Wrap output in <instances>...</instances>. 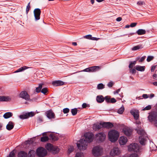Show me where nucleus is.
Returning a JSON list of instances; mask_svg holds the SVG:
<instances>
[{
  "instance_id": "1",
  "label": "nucleus",
  "mask_w": 157,
  "mask_h": 157,
  "mask_svg": "<svg viewBox=\"0 0 157 157\" xmlns=\"http://www.w3.org/2000/svg\"><path fill=\"white\" fill-rule=\"evenodd\" d=\"M85 139H82L79 141V143L77 144V146L80 150H84L86 149L88 143L91 142L93 140L94 135L91 133L87 132L84 134Z\"/></svg>"
},
{
  "instance_id": "2",
  "label": "nucleus",
  "mask_w": 157,
  "mask_h": 157,
  "mask_svg": "<svg viewBox=\"0 0 157 157\" xmlns=\"http://www.w3.org/2000/svg\"><path fill=\"white\" fill-rule=\"evenodd\" d=\"M119 136V132L115 130H112L108 132L109 140L112 142H116L118 139Z\"/></svg>"
},
{
  "instance_id": "3",
  "label": "nucleus",
  "mask_w": 157,
  "mask_h": 157,
  "mask_svg": "<svg viewBox=\"0 0 157 157\" xmlns=\"http://www.w3.org/2000/svg\"><path fill=\"white\" fill-rule=\"evenodd\" d=\"M140 128H138L136 129L137 133L141 135L139 138L140 143L142 145H144L145 144L146 140V134L145 131Z\"/></svg>"
},
{
  "instance_id": "4",
  "label": "nucleus",
  "mask_w": 157,
  "mask_h": 157,
  "mask_svg": "<svg viewBox=\"0 0 157 157\" xmlns=\"http://www.w3.org/2000/svg\"><path fill=\"white\" fill-rule=\"evenodd\" d=\"M45 147L48 151L52 152L53 154L57 153L59 151V148L57 147L50 143L47 144Z\"/></svg>"
},
{
  "instance_id": "5",
  "label": "nucleus",
  "mask_w": 157,
  "mask_h": 157,
  "mask_svg": "<svg viewBox=\"0 0 157 157\" xmlns=\"http://www.w3.org/2000/svg\"><path fill=\"white\" fill-rule=\"evenodd\" d=\"M36 155L39 157H44L46 155L47 151L44 148L40 147L36 149Z\"/></svg>"
},
{
  "instance_id": "6",
  "label": "nucleus",
  "mask_w": 157,
  "mask_h": 157,
  "mask_svg": "<svg viewBox=\"0 0 157 157\" xmlns=\"http://www.w3.org/2000/svg\"><path fill=\"white\" fill-rule=\"evenodd\" d=\"M102 148L100 146L94 147L92 150V153L95 156H99L101 155L102 153Z\"/></svg>"
},
{
  "instance_id": "7",
  "label": "nucleus",
  "mask_w": 157,
  "mask_h": 157,
  "mask_svg": "<svg viewBox=\"0 0 157 157\" xmlns=\"http://www.w3.org/2000/svg\"><path fill=\"white\" fill-rule=\"evenodd\" d=\"M100 68V67L99 66H94L87 68L79 72H95L99 70Z\"/></svg>"
},
{
  "instance_id": "8",
  "label": "nucleus",
  "mask_w": 157,
  "mask_h": 157,
  "mask_svg": "<svg viewBox=\"0 0 157 157\" xmlns=\"http://www.w3.org/2000/svg\"><path fill=\"white\" fill-rule=\"evenodd\" d=\"M106 135L104 132H99L95 136V138L98 141L103 142L105 138Z\"/></svg>"
},
{
  "instance_id": "9",
  "label": "nucleus",
  "mask_w": 157,
  "mask_h": 157,
  "mask_svg": "<svg viewBox=\"0 0 157 157\" xmlns=\"http://www.w3.org/2000/svg\"><path fill=\"white\" fill-rule=\"evenodd\" d=\"M139 149L140 147L139 145L136 143L131 144L128 146V150L130 151L137 152Z\"/></svg>"
},
{
  "instance_id": "10",
  "label": "nucleus",
  "mask_w": 157,
  "mask_h": 157,
  "mask_svg": "<svg viewBox=\"0 0 157 157\" xmlns=\"http://www.w3.org/2000/svg\"><path fill=\"white\" fill-rule=\"evenodd\" d=\"M35 113L33 112H31L26 113L25 114L20 115L19 118L22 119H27L30 117L34 116Z\"/></svg>"
},
{
  "instance_id": "11",
  "label": "nucleus",
  "mask_w": 157,
  "mask_h": 157,
  "mask_svg": "<svg viewBox=\"0 0 157 157\" xmlns=\"http://www.w3.org/2000/svg\"><path fill=\"white\" fill-rule=\"evenodd\" d=\"M19 97L25 99L27 101L30 100V96L26 91L21 92L19 95Z\"/></svg>"
},
{
  "instance_id": "12",
  "label": "nucleus",
  "mask_w": 157,
  "mask_h": 157,
  "mask_svg": "<svg viewBox=\"0 0 157 157\" xmlns=\"http://www.w3.org/2000/svg\"><path fill=\"white\" fill-rule=\"evenodd\" d=\"M121 151L119 148L117 147H114L112 149L110 152V155L112 156L119 155Z\"/></svg>"
},
{
  "instance_id": "13",
  "label": "nucleus",
  "mask_w": 157,
  "mask_h": 157,
  "mask_svg": "<svg viewBox=\"0 0 157 157\" xmlns=\"http://www.w3.org/2000/svg\"><path fill=\"white\" fill-rule=\"evenodd\" d=\"M34 14L35 21H37L40 19V16L41 13V11L40 9L36 8L34 9Z\"/></svg>"
},
{
  "instance_id": "14",
  "label": "nucleus",
  "mask_w": 157,
  "mask_h": 157,
  "mask_svg": "<svg viewBox=\"0 0 157 157\" xmlns=\"http://www.w3.org/2000/svg\"><path fill=\"white\" fill-rule=\"evenodd\" d=\"M123 132L126 136H130L132 134V130L128 127H124L123 129Z\"/></svg>"
},
{
  "instance_id": "15",
  "label": "nucleus",
  "mask_w": 157,
  "mask_h": 157,
  "mask_svg": "<svg viewBox=\"0 0 157 157\" xmlns=\"http://www.w3.org/2000/svg\"><path fill=\"white\" fill-rule=\"evenodd\" d=\"M127 141V138L124 136L121 137L119 140V143L121 145H124L125 144Z\"/></svg>"
},
{
  "instance_id": "16",
  "label": "nucleus",
  "mask_w": 157,
  "mask_h": 157,
  "mask_svg": "<svg viewBox=\"0 0 157 157\" xmlns=\"http://www.w3.org/2000/svg\"><path fill=\"white\" fill-rule=\"evenodd\" d=\"M46 116L49 119L55 118V114L52 110L47 111L46 113Z\"/></svg>"
},
{
  "instance_id": "17",
  "label": "nucleus",
  "mask_w": 157,
  "mask_h": 157,
  "mask_svg": "<svg viewBox=\"0 0 157 157\" xmlns=\"http://www.w3.org/2000/svg\"><path fill=\"white\" fill-rule=\"evenodd\" d=\"M102 127L106 128H112L113 126V124L110 122H104L101 124Z\"/></svg>"
},
{
  "instance_id": "18",
  "label": "nucleus",
  "mask_w": 157,
  "mask_h": 157,
  "mask_svg": "<svg viewBox=\"0 0 157 157\" xmlns=\"http://www.w3.org/2000/svg\"><path fill=\"white\" fill-rule=\"evenodd\" d=\"M156 117H157L156 114L153 113L149 115L148 117V118L149 121L152 122L155 121Z\"/></svg>"
},
{
  "instance_id": "19",
  "label": "nucleus",
  "mask_w": 157,
  "mask_h": 157,
  "mask_svg": "<svg viewBox=\"0 0 157 157\" xmlns=\"http://www.w3.org/2000/svg\"><path fill=\"white\" fill-rule=\"evenodd\" d=\"M14 125V123L12 121H10L6 126V128L8 130H10L13 128Z\"/></svg>"
},
{
  "instance_id": "20",
  "label": "nucleus",
  "mask_w": 157,
  "mask_h": 157,
  "mask_svg": "<svg viewBox=\"0 0 157 157\" xmlns=\"http://www.w3.org/2000/svg\"><path fill=\"white\" fill-rule=\"evenodd\" d=\"M102 127L101 123H96L93 125V128L94 131H97L99 130Z\"/></svg>"
},
{
  "instance_id": "21",
  "label": "nucleus",
  "mask_w": 157,
  "mask_h": 157,
  "mask_svg": "<svg viewBox=\"0 0 157 157\" xmlns=\"http://www.w3.org/2000/svg\"><path fill=\"white\" fill-rule=\"evenodd\" d=\"M64 82L61 81L57 80L52 82V84L55 86H62L64 84Z\"/></svg>"
},
{
  "instance_id": "22",
  "label": "nucleus",
  "mask_w": 157,
  "mask_h": 157,
  "mask_svg": "<svg viewBox=\"0 0 157 157\" xmlns=\"http://www.w3.org/2000/svg\"><path fill=\"white\" fill-rule=\"evenodd\" d=\"M27 153L24 151H21L18 154V157H27Z\"/></svg>"
},
{
  "instance_id": "23",
  "label": "nucleus",
  "mask_w": 157,
  "mask_h": 157,
  "mask_svg": "<svg viewBox=\"0 0 157 157\" xmlns=\"http://www.w3.org/2000/svg\"><path fill=\"white\" fill-rule=\"evenodd\" d=\"M96 100L98 102L101 103L104 101V98L102 95L98 96L96 98Z\"/></svg>"
},
{
  "instance_id": "24",
  "label": "nucleus",
  "mask_w": 157,
  "mask_h": 157,
  "mask_svg": "<svg viewBox=\"0 0 157 157\" xmlns=\"http://www.w3.org/2000/svg\"><path fill=\"white\" fill-rule=\"evenodd\" d=\"M135 69L137 70L140 71H143L145 70V66H141L139 65H136L135 67Z\"/></svg>"
},
{
  "instance_id": "25",
  "label": "nucleus",
  "mask_w": 157,
  "mask_h": 157,
  "mask_svg": "<svg viewBox=\"0 0 157 157\" xmlns=\"http://www.w3.org/2000/svg\"><path fill=\"white\" fill-rule=\"evenodd\" d=\"M29 68V67H27L25 66H24L22 67H21L20 68H19L16 71L14 72V73H18V72L22 71H24V70H25Z\"/></svg>"
},
{
  "instance_id": "26",
  "label": "nucleus",
  "mask_w": 157,
  "mask_h": 157,
  "mask_svg": "<svg viewBox=\"0 0 157 157\" xmlns=\"http://www.w3.org/2000/svg\"><path fill=\"white\" fill-rule=\"evenodd\" d=\"M13 116V114L12 113L10 112H7L5 113L3 117L5 119H7L10 117H11Z\"/></svg>"
},
{
  "instance_id": "27",
  "label": "nucleus",
  "mask_w": 157,
  "mask_h": 157,
  "mask_svg": "<svg viewBox=\"0 0 157 157\" xmlns=\"http://www.w3.org/2000/svg\"><path fill=\"white\" fill-rule=\"evenodd\" d=\"M10 98L8 97H5L3 96H0V101H9Z\"/></svg>"
},
{
  "instance_id": "28",
  "label": "nucleus",
  "mask_w": 157,
  "mask_h": 157,
  "mask_svg": "<svg viewBox=\"0 0 157 157\" xmlns=\"http://www.w3.org/2000/svg\"><path fill=\"white\" fill-rule=\"evenodd\" d=\"M146 31L145 30L143 29H139L136 32V33L138 34L141 35L145 34Z\"/></svg>"
},
{
  "instance_id": "29",
  "label": "nucleus",
  "mask_w": 157,
  "mask_h": 157,
  "mask_svg": "<svg viewBox=\"0 0 157 157\" xmlns=\"http://www.w3.org/2000/svg\"><path fill=\"white\" fill-rule=\"evenodd\" d=\"M35 155V151L31 150L29 151L27 156L28 157H34Z\"/></svg>"
},
{
  "instance_id": "30",
  "label": "nucleus",
  "mask_w": 157,
  "mask_h": 157,
  "mask_svg": "<svg viewBox=\"0 0 157 157\" xmlns=\"http://www.w3.org/2000/svg\"><path fill=\"white\" fill-rule=\"evenodd\" d=\"M130 113L133 115L135 119L136 120L138 119L139 117L138 113L132 111H131Z\"/></svg>"
},
{
  "instance_id": "31",
  "label": "nucleus",
  "mask_w": 157,
  "mask_h": 157,
  "mask_svg": "<svg viewBox=\"0 0 157 157\" xmlns=\"http://www.w3.org/2000/svg\"><path fill=\"white\" fill-rule=\"evenodd\" d=\"M49 138L50 140H51L53 141L57 140H58V137L52 134H51L49 136Z\"/></svg>"
},
{
  "instance_id": "32",
  "label": "nucleus",
  "mask_w": 157,
  "mask_h": 157,
  "mask_svg": "<svg viewBox=\"0 0 157 157\" xmlns=\"http://www.w3.org/2000/svg\"><path fill=\"white\" fill-rule=\"evenodd\" d=\"M143 47V46L140 44L137 46H136L133 47L132 48V50L133 51H135L137 50L140 49Z\"/></svg>"
},
{
  "instance_id": "33",
  "label": "nucleus",
  "mask_w": 157,
  "mask_h": 157,
  "mask_svg": "<svg viewBox=\"0 0 157 157\" xmlns=\"http://www.w3.org/2000/svg\"><path fill=\"white\" fill-rule=\"evenodd\" d=\"M42 84H40L39 85L38 87L36 88V92L37 93H39L41 92L42 87Z\"/></svg>"
},
{
  "instance_id": "34",
  "label": "nucleus",
  "mask_w": 157,
  "mask_h": 157,
  "mask_svg": "<svg viewBox=\"0 0 157 157\" xmlns=\"http://www.w3.org/2000/svg\"><path fill=\"white\" fill-rule=\"evenodd\" d=\"M124 108L123 105H122V106L120 108L117 110V113L120 114H122L124 111Z\"/></svg>"
},
{
  "instance_id": "35",
  "label": "nucleus",
  "mask_w": 157,
  "mask_h": 157,
  "mask_svg": "<svg viewBox=\"0 0 157 157\" xmlns=\"http://www.w3.org/2000/svg\"><path fill=\"white\" fill-rule=\"evenodd\" d=\"M49 138L48 136H45L41 137L40 139V141L42 142H45L48 140Z\"/></svg>"
},
{
  "instance_id": "36",
  "label": "nucleus",
  "mask_w": 157,
  "mask_h": 157,
  "mask_svg": "<svg viewBox=\"0 0 157 157\" xmlns=\"http://www.w3.org/2000/svg\"><path fill=\"white\" fill-rule=\"evenodd\" d=\"M71 112L72 115L73 116H75L77 113L78 110L77 108L73 109H71Z\"/></svg>"
},
{
  "instance_id": "37",
  "label": "nucleus",
  "mask_w": 157,
  "mask_h": 157,
  "mask_svg": "<svg viewBox=\"0 0 157 157\" xmlns=\"http://www.w3.org/2000/svg\"><path fill=\"white\" fill-rule=\"evenodd\" d=\"M97 89L98 90L102 89L104 88V85L101 83H99L98 85Z\"/></svg>"
},
{
  "instance_id": "38",
  "label": "nucleus",
  "mask_w": 157,
  "mask_h": 157,
  "mask_svg": "<svg viewBox=\"0 0 157 157\" xmlns=\"http://www.w3.org/2000/svg\"><path fill=\"white\" fill-rule=\"evenodd\" d=\"M84 155L83 153L82 152H78L76 154L75 157H84Z\"/></svg>"
},
{
  "instance_id": "39",
  "label": "nucleus",
  "mask_w": 157,
  "mask_h": 157,
  "mask_svg": "<svg viewBox=\"0 0 157 157\" xmlns=\"http://www.w3.org/2000/svg\"><path fill=\"white\" fill-rule=\"evenodd\" d=\"M48 92V90L47 88H44L41 89V92L45 95Z\"/></svg>"
},
{
  "instance_id": "40",
  "label": "nucleus",
  "mask_w": 157,
  "mask_h": 157,
  "mask_svg": "<svg viewBox=\"0 0 157 157\" xmlns=\"http://www.w3.org/2000/svg\"><path fill=\"white\" fill-rule=\"evenodd\" d=\"M30 2H29L27 5V6L26 8V13L27 14L29 11V10L30 9Z\"/></svg>"
},
{
  "instance_id": "41",
  "label": "nucleus",
  "mask_w": 157,
  "mask_h": 157,
  "mask_svg": "<svg viewBox=\"0 0 157 157\" xmlns=\"http://www.w3.org/2000/svg\"><path fill=\"white\" fill-rule=\"evenodd\" d=\"M151 105H148L147 106H146V107H145L143 109H142V110L144 111V110H149L151 108Z\"/></svg>"
},
{
  "instance_id": "42",
  "label": "nucleus",
  "mask_w": 157,
  "mask_h": 157,
  "mask_svg": "<svg viewBox=\"0 0 157 157\" xmlns=\"http://www.w3.org/2000/svg\"><path fill=\"white\" fill-rule=\"evenodd\" d=\"M34 142L33 140V139H30L29 140H28L25 141V143L27 144H32Z\"/></svg>"
},
{
  "instance_id": "43",
  "label": "nucleus",
  "mask_w": 157,
  "mask_h": 157,
  "mask_svg": "<svg viewBox=\"0 0 157 157\" xmlns=\"http://www.w3.org/2000/svg\"><path fill=\"white\" fill-rule=\"evenodd\" d=\"M145 4V2L144 1H140L137 2V4L139 6H142L144 5Z\"/></svg>"
},
{
  "instance_id": "44",
  "label": "nucleus",
  "mask_w": 157,
  "mask_h": 157,
  "mask_svg": "<svg viewBox=\"0 0 157 157\" xmlns=\"http://www.w3.org/2000/svg\"><path fill=\"white\" fill-rule=\"evenodd\" d=\"M136 124L137 125V127L138 128H141V125H140V122L138 121V120H136Z\"/></svg>"
},
{
  "instance_id": "45",
  "label": "nucleus",
  "mask_w": 157,
  "mask_h": 157,
  "mask_svg": "<svg viewBox=\"0 0 157 157\" xmlns=\"http://www.w3.org/2000/svg\"><path fill=\"white\" fill-rule=\"evenodd\" d=\"M15 153L13 151L10 153L9 156L7 157H14Z\"/></svg>"
},
{
  "instance_id": "46",
  "label": "nucleus",
  "mask_w": 157,
  "mask_h": 157,
  "mask_svg": "<svg viewBox=\"0 0 157 157\" xmlns=\"http://www.w3.org/2000/svg\"><path fill=\"white\" fill-rule=\"evenodd\" d=\"M69 109L68 108H65L63 109V112L64 114L67 113L69 112Z\"/></svg>"
},
{
  "instance_id": "47",
  "label": "nucleus",
  "mask_w": 157,
  "mask_h": 157,
  "mask_svg": "<svg viewBox=\"0 0 157 157\" xmlns=\"http://www.w3.org/2000/svg\"><path fill=\"white\" fill-rule=\"evenodd\" d=\"M153 59V57L152 56H148L147 57V62H149L152 60Z\"/></svg>"
},
{
  "instance_id": "48",
  "label": "nucleus",
  "mask_w": 157,
  "mask_h": 157,
  "mask_svg": "<svg viewBox=\"0 0 157 157\" xmlns=\"http://www.w3.org/2000/svg\"><path fill=\"white\" fill-rule=\"evenodd\" d=\"M105 99V101L108 103H109L110 102V98L108 96H106L105 98L104 99Z\"/></svg>"
},
{
  "instance_id": "49",
  "label": "nucleus",
  "mask_w": 157,
  "mask_h": 157,
  "mask_svg": "<svg viewBox=\"0 0 157 157\" xmlns=\"http://www.w3.org/2000/svg\"><path fill=\"white\" fill-rule=\"evenodd\" d=\"M130 72L132 74H135L136 73V71L134 69L130 68Z\"/></svg>"
},
{
  "instance_id": "50",
  "label": "nucleus",
  "mask_w": 157,
  "mask_h": 157,
  "mask_svg": "<svg viewBox=\"0 0 157 157\" xmlns=\"http://www.w3.org/2000/svg\"><path fill=\"white\" fill-rule=\"evenodd\" d=\"M74 148L73 147H71L68 149V152L69 153L72 152L74 150Z\"/></svg>"
},
{
  "instance_id": "51",
  "label": "nucleus",
  "mask_w": 157,
  "mask_h": 157,
  "mask_svg": "<svg viewBox=\"0 0 157 157\" xmlns=\"http://www.w3.org/2000/svg\"><path fill=\"white\" fill-rule=\"evenodd\" d=\"M116 102V99L114 98H112L111 99H110V102L109 103H113Z\"/></svg>"
},
{
  "instance_id": "52",
  "label": "nucleus",
  "mask_w": 157,
  "mask_h": 157,
  "mask_svg": "<svg viewBox=\"0 0 157 157\" xmlns=\"http://www.w3.org/2000/svg\"><path fill=\"white\" fill-rule=\"evenodd\" d=\"M85 38L89 39L91 40L92 36L91 35H88L85 36Z\"/></svg>"
},
{
  "instance_id": "53",
  "label": "nucleus",
  "mask_w": 157,
  "mask_h": 157,
  "mask_svg": "<svg viewBox=\"0 0 157 157\" xmlns=\"http://www.w3.org/2000/svg\"><path fill=\"white\" fill-rule=\"evenodd\" d=\"M138 155L136 154V153H134V154H131L129 157H138Z\"/></svg>"
},
{
  "instance_id": "54",
  "label": "nucleus",
  "mask_w": 157,
  "mask_h": 157,
  "mask_svg": "<svg viewBox=\"0 0 157 157\" xmlns=\"http://www.w3.org/2000/svg\"><path fill=\"white\" fill-rule=\"evenodd\" d=\"M149 95H147L146 94H144L142 95V97L144 99H146L149 97Z\"/></svg>"
},
{
  "instance_id": "55",
  "label": "nucleus",
  "mask_w": 157,
  "mask_h": 157,
  "mask_svg": "<svg viewBox=\"0 0 157 157\" xmlns=\"http://www.w3.org/2000/svg\"><path fill=\"white\" fill-rule=\"evenodd\" d=\"M113 84V83L112 82H110L108 83L107 84V86L109 87H112Z\"/></svg>"
},
{
  "instance_id": "56",
  "label": "nucleus",
  "mask_w": 157,
  "mask_h": 157,
  "mask_svg": "<svg viewBox=\"0 0 157 157\" xmlns=\"http://www.w3.org/2000/svg\"><path fill=\"white\" fill-rule=\"evenodd\" d=\"M146 58V56H143L139 60V62H142Z\"/></svg>"
},
{
  "instance_id": "57",
  "label": "nucleus",
  "mask_w": 157,
  "mask_h": 157,
  "mask_svg": "<svg viewBox=\"0 0 157 157\" xmlns=\"http://www.w3.org/2000/svg\"><path fill=\"white\" fill-rule=\"evenodd\" d=\"M136 24L137 23H132L130 25V26L131 27H133L136 25Z\"/></svg>"
},
{
  "instance_id": "58",
  "label": "nucleus",
  "mask_w": 157,
  "mask_h": 157,
  "mask_svg": "<svg viewBox=\"0 0 157 157\" xmlns=\"http://www.w3.org/2000/svg\"><path fill=\"white\" fill-rule=\"evenodd\" d=\"M156 65H155V66H153L151 67V72H153V71H154L155 69L156 68Z\"/></svg>"
},
{
  "instance_id": "59",
  "label": "nucleus",
  "mask_w": 157,
  "mask_h": 157,
  "mask_svg": "<svg viewBox=\"0 0 157 157\" xmlns=\"http://www.w3.org/2000/svg\"><path fill=\"white\" fill-rule=\"evenodd\" d=\"M82 108H85L87 106V104L86 103H83L82 105Z\"/></svg>"
},
{
  "instance_id": "60",
  "label": "nucleus",
  "mask_w": 157,
  "mask_h": 157,
  "mask_svg": "<svg viewBox=\"0 0 157 157\" xmlns=\"http://www.w3.org/2000/svg\"><path fill=\"white\" fill-rule=\"evenodd\" d=\"M134 66V65H133V64L130 62V63L129 65V68L130 69L132 68Z\"/></svg>"
},
{
  "instance_id": "61",
  "label": "nucleus",
  "mask_w": 157,
  "mask_h": 157,
  "mask_svg": "<svg viewBox=\"0 0 157 157\" xmlns=\"http://www.w3.org/2000/svg\"><path fill=\"white\" fill-rule=\"evenodd\" d=\"M120 91V89H118L116 91H115L114 92V94H116L118 93Z\"/></svg>"
},
{
  "instance_id": "62",
  "label": "nucleus",
  "mask_w": 157,
  "mask_h": 157,
  "mask_svg": "<svg viewBox=\"0 0 157 157\" xmlns=\"http://www.w3.org/2000/svg\"><path fill=\"white\" fill-rule=\"evenodd\" d=\"M154 121V124L157 127V117L155 118V120Z\"/></svg>"
},
{
  "instance_id": "63",
  "label": "nucleus",
  "mask_w": 157,
  "mask_h": 157,
  "mask_svg": "<svg viewBox=\"0 0 157 157\" xmlns=\"http://www.w3.org/2000/svg\"><path fill=\"white\" fill-rule=\"evenodd\" d=\"M122 20V18L121 17H118L116 19V21H120Z\"/></svg>"
},
{
  "instance_id": "64",
  "label": "nucleus",
  "mask_w": 157,
  "mask_h": 157,
  "mask_svg": "<svg viewBox=\"0 0 157 157\" xmlns=\"http://www.w3.org/2000/svg\"><path fill=\"white\" fill-rule=\"evenodd\" d=\"M154 94H150V95H149V98H153V97H154Z\"/></svg>"
}]
</instances>
